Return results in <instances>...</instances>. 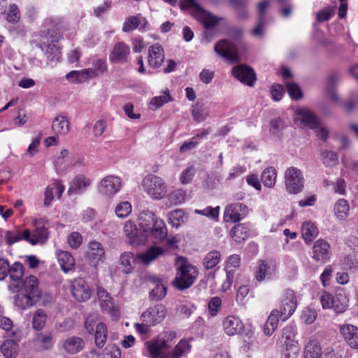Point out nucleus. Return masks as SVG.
Listing matches in <instances>:
<instances>
[{
	"mask_svg": "<svg viewBox=\"0 0 358 358\" xmlns=\"http://www.w3.org/2000/svg\"><path fill=\"white\" fill-rule=\"evenodd\" d=\"M93 334H94V342L96 347L102 348L105 345L108 335L105 324H99Z\"/></svg>",
	"mask_w": 358,
	"mask_h": 358,
	"instance_id": "obj_40",
	"label": "nucleus"
},
{
	"mask_svg": "<svg viewBox=\"0 0 358 358\" xmlns=\"http://www.w3.org/2000/svg\"><path fill=\"white\" fill-rule=\"evenodd\" d=\"M192 115L194 121L201 122L208 117L209 113L203 104L198 103L192 107Z\"/></svg>",
	"mask_w": 358,
	"mask_h": 358,
	"instance_id": "obj_42",
	"label": "nucleus"
},
{
	"mask_svg": "<svg viewBox=\"0 0 358 358\" xmlns=\"http://www.w3.org/2000/svg\"><path fill=\"white\" fill-rule=\"evenodd\" d=\"M278 310H273L271 313L264 326V332L266 335L271 336L276 329L278 324Z\"/></svg>",
	"mask_w": 358,
	"mask_h": 358,
	"instance_id": "obj_38",
	"label": "nucleus"
},
{
	"mask_svg": "<svg viewBox=\"0 0 358 358\" xmlns=\"http://www.w3.org/2000/svg\"><path fill=\"white\" fill-rule=\"evenodd\" d=\"M29 235L30 231L29 229L22 231L19 228H13L5 231L4 240L6 244L10 246L22 239L27 242Z\"/></svg>",
	"mask_w": 358,
	"mask_h": 358,
	"instance_id": "obj_23",
	"label": "nucleus"
},
{
	"mask_svg": "<svg viewBox=\"0 0 358 358\" xmlns=\"http://www.w3.org/2000/svg\"><path fill=\"white\" fill-rule=\"evenodd\" d=\"M99 324L103 323L99 321V315L94 313L89 315L85 319V328L89 334H92Z\"/></svg>",
	"mask_w": 358,
	"mask_h": 358,
	"instance_id": "obj_47",
	"label": "nucleus"
},
{
	"mask_svg": "<svg viewBox=\"0 0 358 358\" xmlns=\"http://www.w3.org/2000/svg\"><path fill=\"white\" fill-rule=\"evenodd\" d=\"M15 292L17 294L15 296L14 303L20 309H27L35 303L36 299L29 294H25L20 290Z\"/></svg>",
	"mask_w": 358,
	"mask_h": 358,
	"instance_id": "obj_30",
	"label": "nucleus"
},
{
	"mask_svg": "<svg viewBox=\"0 0 358 358\" xmlns=\"http://www.w3.org/2000/svg\"><path fill=\"white\" fill-rule=\"evenodd\" d=\"M33 225L34 230L32 234L30 233L27 242L32 245L45 243L49 236L46 222L43 220H35Z\"/></svg>",
	"mask_w": 358,
	"mask_h": 358,
	"instance_id": "obj_7",
	"label": "nucleus"
},
{
	"mask_svg": "<svg viewBox=\"0 0 358 358\" xmlns=\"http://www.w3.org/2000/svg\"><path fill=\"white\" fill-rule=\"evenodd\" d=\"M147 22L145 19L140 15L131 16L127 19L122 27L124 32L131 31L140 27V29H144Z\"/></svg>",
	"mask_w": 358,
	"mask_h": 358,
	"instance_id": "obj_33",
	"label": "nucleus"
},
{
	"mask_svg": "<svg viewBox=\"0 0 358 358\" xmlns=\"http://www.w3.org/2000/svg\"><path fill=\"white\" fill-rule=\"evenodd\" d=\"M298 120L306 127L310 129H315L320 125V121L317 116L308 108H298L296 112Z\"/></svg>",
	"mask_w": 358,
	"mask_h": 358,
	"instance_id": "obj_19",
	"label": "nucleus"
},
{
	"mask_svg": "<svg viewBox=\"0 0 358 358\" xmlns=\"http://www.w3.org/2000/svg\"><path fill=\"white\" fill-rule=\"evenodd\" d=\"M196 214L201 215L213 220H217L219 216V207L213 208L208 206L203 210L196 209L194 210Z\"/></svg>",
	"mask_w": 358,
	"mask_h": 358,
	"instance_id": "obj_55",
	"label": "nucleus"
},
{
	"mask_svg": "<svg viewBox=\"0 0 358 358\" xmlns=\"http://www.w3.org/2000/svg\"><path fill=\"white\" fill-rule=\"evenodd\" d=\"M285 128V123L281 118L272 119L270 121V133L273 136H278Z\"/></svg>",
	"mask_w": 358,
	"mask_h": 358,
	"instance_id": "obj_56",
	"label": "nucleus"
},
{
	"mask_svg": "<svg viewBox=\"0 0 358 358\" xmlns=\"http://www.w3.org/2000/svg\"><path fill=\"white\" fill-rule=\"evenodd\" d=\"M301 234L306 243H310L318 234L315 225L311 222H305L301 226Z\"/></svg>",
	"mask_w": 358,
	"mask_h": 358,
	"instance_id": "obj_36",
	"label": "nucleus"
},
{
	"mask_svg": "<svg viewBox=\"0 0 358 358\" xmlns=\"http://www.w3.org/2000/svg\"><path fill=\"white\" fill-rule=\"evenodd\" d=\"M232 75L243 83L250 87L253 86L256 80V75L253 69L245 64H238L231 70Z\"/></svg>",
	"mask_w": 358,
	"mask_h": 358,
	"instance_id": "obj_10",
	"label": "nucleus"
},
{
	"mask_svg": "<svg viewBox=\"0 0 358 358\" xmlns=\"http://www.w3.org/2000/svg\"><path fill=\"white\" fill-rule=\"evenodd\" d=\"M214 50L216 53L229 62H238L241 60L237 45L228 40H222L217 42Z\"/></svg>",
	"mask_w": 358,
	"mask_h": 358,
	"instance_id": "obj_5",
	"label": "nucleus"
},
{
	"mask_svg": "<svg viewBox=\"0 0 358 358\" xmlns=\"http://www.w3.org/2000/svg\"><path fill=\"white\" fill-rule=\"evenodd\" d=\"M285 187L287 192L292 194L301 192L304 187L305 179L302 171L296 167H288L284 175Z\"/></svg>",
	"mask_w": 358,
	"mask_h": 358,
	"instance_id": "obj_3",
	"label": "nucleus"
},
{
	"mask_svg": "<svg viewBox=\"0 0 358 358\" xmlns=\"http://www.w3.org/2000/svg\"><path fill=\"white\" fill-rule=\"evenodd\" d=\"M71 291L74 298L79 301L88 300L92 294V290L87 282L81 278L75 279L71 285Z\"/></svg>",
	"mask_w": 358,
	"mask_h": 358,
	"instance_id": "obj_12",
	"label": "nucleus"
},
{
	"mask_svg": "<svg viewBox=\"0 0 358 358\" xmlns=\"http://www.w3.org/2000/svg\"><path fill=\"white\" fill-rule=\"evenodd\" d=\"M222 305V300L218 296L213 297L208 303V311L211 316L217 315Z\"/></svg>",
	"mask_w": 358,
	"mask_h": 358,
	"instance_id": "obj_59",
	"label": "nucleus"
},
{
	"mask_svg": "<svg viewBox=\"0 0 358 358\" xmlns=\"http://www.w3.org/2000/svg\"><path fill=\"white\" fill-rule=\"evenodd\" d=\"M177 273L174 280V285L180 290H184L194 282L198 275V271L195 266L187 261L178 257L176 262Z\"/></svg>",
	"mask_w": 358,
	"mask_h": 358,
	"instance_id": "obj_1",
	"label": "nucleus"
},
{
	"mask_svg": "<svg viewBox=\"0 0 358 358\" xmlns=\"http://www.w3.org/2000/svg\"><path fill=\"white\" fill-rule=\"evenodd\" d=\"M69 155V151L66 149H63L60 151L59 155L54 162L55 169L58 173H61L64 171L63 167L64 159Z\"/></svg>",
	"mask_w": 358,
	"mask_h": 358,
	"instance_id": "obj_63",
	"label": "nucleus"
},
{
	"mask_svg": "<svg viewBox=\"0 0 358 358\" xmlns=\"http://www.w3.org/2000/svg\"><path fill=\"white\" fill-rule=\"evenodd\" d=\"M185 213L182 210L177 209L169 213V219L173 226L178 227L183 221Z\"/></svg>",
	"mask_w": 358,
	"mask_h": 358,
	"instance_id": "obj_61",
	"label": "nucleus"
},
{
	"mask_svg": "<svg viewBox=\"0 0 358 358\" xmlns=\"http://www.w3.org/2000/svg\"><path fill=\"white\" fill-rule=\"evenodd\" d=\"M52 129L57 136L66 134L69 131L68 119L65 116L56 117L52 122Z\"/></svg>",
	"mask_w": 358,
	"mask_h": 358,
	"instance_id": "obj_31",
	"label": "nucleus"
},
{
	"mask_svg": "<svg viewBox=\"0 0 358 358\" xmlns=\"http://www.w3.org/2000/svg\"><path fill=\"white\" fill-rule=\"evenodd\" d=\"M348 306V300L346 296L342 293H336L334 296V305L332 309L336 313H341L345 312Z\"/></svg>",
	"mask_w": 358,
	"mask_h": 358,
	"instance_id": "obj_46",
	"label": "nucleus"
},
{
	"mask_svg": "<svg viewBox=\"0 0 358 358\" xmlns=\"http://www.w3.org/2000/svg\"><path fill=\"white\" fill-rule=\"evenodd\" d=\"M286 87L287 92L292 99H299L303 96L302 91L297 84L287 83Z\"/></svg>",
	"mask_w": 358,
	"mask_h": 358,
	"instance_id": "obj_57",
	"label": "nucleus"
},
{
	"mask_svg": "<svg viewBox=\"0 0 358 358\" xmlns=\"http://www.w3.org/2000/svg\"><path fill=\"white\" fill-rule=\"evenodd\" d=\"M47 321V314L43 309H38L33 315L32 324L34 329L41 330L44 328Z\"/></svg>",
	"mask_w": 358,
	"mask_h": 358,
	"instance_id": "obj_43",
	"label": "nucleus"
},
{
	"mask_svg": "<svg viewBox=\"0 0 358 358\" xmlns=\"http://www.w3.org/2000/svg\"><path fill=\"white\" fill-rule=\"evenodd\" d=\"M277 171L273 167L265 169L261 176V180L266 187H273L276 182Z\"/></svg>",
	"mask_w": 358,
	"mask_h": 358,
	"instance_id": "obj_37",
	"label": "nucleus"
},
{
	"mask_svg": "<svg viewBox=\"0 0 358 358\" xmlns=\"http://www.w3.org/2000/svg\"><path fill=\"white\" fill-rule=\"evenodd\" d=\"M20 19V10L15 4H11L6 13V20L8 22L16 24Z\"/></svg>",
	"mask_w": 358,
	"mask_h": 358,
	"instance_id": "obj_52",
	"label": "nucleus"
},
{
	"mask_svg": "<svg viewBox=\"0 0 358 358\" xmlns=\"http://www.w3.org/2000/svg\"><path fill=\"white\" fill-rule=\"evenodd\" d=\"M90 184V180L83 175H78L70 183L69 194H77L84 191Z\"/></svg>",
	"mask_w": 358,
	"mask_h": 358,
	"instance_id": "obj_28",
	"label": "nucleus"
},
{
	"mask_svg": "<svg viewBox=\"0 0 358 358\" xmlns=\"http://www.w3.org/2000/svg\"><path fill=\"white\" fill-rule=\"evenodd\" d=\"M166 287L161 283H157L150 292V298L152 300L158 301L162 299L166 296Z\"/></svg>",
	"mask_w": 358,
	"mask_h": 358,
	"instance_id": "obj_53",
	"label": "nucleus"
},
{
	"mask_svg": "<svg viewBox=\"0 0 358 358\" xmlns=\"http://www.w3.org/2000/svg\"><path fill=\"white\" fill-rule=\"evenodd\" d=\"M155 242H162L167 236V229L162 220H157L155 227L149 231Z\"/></svg>",
	"mask_w": 358,
	"mask_h": 358,
	"instance_id": "obj_35",
	"label": "nucleus"
},
{
	"mask_svg": "<svg viewBox=\"0 0 358 358\" xmlns=\"http://www.w3.org/2000/svg\"><path fill=\"white\" fill-rule=\"evenodd\" d=\"M137 259H138L137 255L135 256L131 252H122L119 259L122 272L126 274L132 273Z\"/></svg>",
	"mask_w": 358,
	"mask_h": 358,
	"instance_id": "obj_26",
	"label": "nucleus"
},
{
	"mask_svg": "<svg viewBox=\"0 0 358 358\" xmlns=\"http://www.w3.org/2000/svg\"><path fill=\"white\" fill-rule=\"evenodd\" d=\"M304 358H322V351L319 342L310 340L305 346Z\"/></svg>",
	"mask_w": 358,
	"mask_h": 358,
	"instance_id": "obj_34",
	"label": "nucleus"
},
{
	"mask_svg": "<svg viewBox=\"0 0 358 358\" xmlns=\"http://www.w3.org/2000/svg\"><path fill=\"white\" fill-rule=\"evenodd\" d=\"M159 220L152 211L143 210L138 216L139 227L145 232L150 231L155 227L157 220Z\"/></svg>",
	"mask_w": 358,
	"mask_h": 358,
	"instance_id": "obj_25",
	"label": "nucleus"
},
{
	"mask_svg": "<svg viewBox=\"0 0 358 358\" xmlns=\"http://www.w3.org/2000/svg\"><path fill=\"white\" fill-rule=\"evenodd\" d=\"M182 9H191L194 17L200 21L206 29L214 28L221 20L204 10L195 0H182Z\"/></svg>",
	"mask_w": 358,
	"mask_h": 358,
	"instance_id": "obj_2",
	"label": "nucleus"
},
{
	"mask_svg": "<svg viewBox=\"0 0 358 358\" xmlns=\"http://www.w3.org/2000/svg\"><path fill=\"white\" fill-rule=\"evenodd\" d=\"M230 235L236 242L241 243L248 237L249 229L246 225L238 224L231 229Z\"/></svg>",
	"mask_w": 358,
	"mask_h": 358,
	"instance_id": "obj_39",
	"label": "nucleus"
},
{
	"mask_svg": "<svg viewBox=\"0 0 358 358\" xmlns=\"http://www.w3.org/2000/svg\"><path fill=\"white\" fill-rule=\"evenodd\" d=\"M187 193L182 189H177L171 192L168 196L169 202L173 205H178L185 202Z\"/></svg>",
	"mask_w": 358,
	"mask_h": 358,
	"instance_id": "obj_48",
	"label": "nucleus"
},
{
	"mask_svg": "<svg viewBox=\"0 0 358 358\" xmlns=\"http://www.w3.org/2000/svg\"><path fill=\"white\" fill-rule=\"evenodd\" d=\"M88 248V259L90 263L96 266L98 262L104 257L105 250L103 246L99 242L92 241L89 243Z\"/></svg>",
	"mask_w": 358,
	"mask_h": 358,
	"instance_id": "obj_21",
	"label": "nucleus"
},
{
	"mask_svg": "<svg viewBox=\"0 0 358 358\" xmlns=\"http://www.w3.org/2000/svg\"><path fill=\"white\" fill-rule=\"evenodd\" d=\"M313 251V258L317 262L324 263L330 257V245L323 239H319L314 243Z\"/></svg>",
	"mask_w": 358,
	"mask_h": 358,
	"instance_id": "obj_14",
	"label": "nucleus"
},
{
	"mask_svg": "<svg viewBox=\"0 0 358 358\" xmlns=\"http://www.w3.org/2000/svg\"><path fill=\"white\" fill-rule=\"evenodd\" d=\"M170 101H171V96L169 93H165L163 95L152 98L150 101V104L155 106L157 108Z\"/></svg>",
	"mask_w": 358,
	"mask_h": 358,
	"instance_id": "obj_64",
	"label": "nucleus"
},
{
	"mask_svg": "<svg viewBox=\"0 0 358 358\" xmlns=\"http://www.w3.org/2000/svg\"><path fill=\"white\" fill-rule=\"evenodd\" d=\"M296 336V329L292 325H288L282 329V339L287 346L292 345Z\"/></svg>",
	"mask_w": 358,
	"mask_h": 358,
	"instance_id": "obj_49",
	"label": "nucleus"
},
{
	"mask_svg": "<svg viewBox=\"0 0 358 358\" xmlns=\"http://www.w3.org/2000/svg\"><path fill=\"white\" fill-rule=\"evenodd\" d=\"M58 262L61 269L64 273L71 271L75 266V260L70 252L62 251L57 254Z\"/></svg>",
	"mask_w": 358,
	"mask_h": 358,
	"instance_id": "obj_32",
	"label": "nucleus"
},
{
	"mask_svg": "<svg viewBox=\"0 0 358 358\" xmlns=\"http://www.w3.org/2000/svg\"><path fill=\"white\" fill-rule=\"evenodd\" d=\"M166 315V308L162 304L150 307L141 315V320L150 325L160 323Z\"/></svg>",
	"mask_w": 358,
	"mask_h": 358,
	"instance_id": "obj_6",
	"label": "nucleus"
},
{
	"mask_svg": "<svg viewBox=\"0 0 358 358\" xmlns=\"http://www.w3.org/2000/svg\"><path fill=\"white\" fill-rule=\"evenodd\" d=\"M69 81L75 83H80L86 81L83 71H71L66 76Z\"/></svg>",
	"mask_w": 358,
	"mask_h": 358,
	"instance_id": "obj_62",
	"label": "nucleus"
},
{
	"mask_svg": "<svg viewBox=\"0 0 358 358\" xmlns=\"http://www.w3.org/2000/svg\"><path fill=\"white\" fill-rule=\"evenodd\" d=\"M273 272V269L266 264L264 261L261 262L255 272V278L259 281H262L269 278Z\"/></svg>",
	"mask_w": 358,
	"mask_h": 358,
	"instance_id": "obj_44",
	"label": "nucleus"
},
{
	"mask_svg": "<svg viewBox=\"0 0 358 358\" xmlns=\"http://www.w3.org/2000/svg\"><path fill=\"white\" fill-rule=\"evenodd\" d=\"M130 54V48L120 42L115 44L110 54L109 59L112 63H124Z\"/></svg>",
	"mask_w": 358,
	"mask_h": 358,
	"instance_id": "obj_16",
	"label": "nucleus"
},
{
	"mask_svg": "<svg viewBox=\"0 0 358 358\" xmlns=\"http://www.w3.org/2000/svg\"><path fill=\"white\" fill-rule=\"evenodd\" d=\"M221 255L217 250H212L206 254L203 259V266L209 270L215 267L220 262Z\"/></svg>",
	"mask_w": 358,
	"mask_h": 358,
	"instance_id": "obj_41",
	"label": "nucleus"
},
{
	"mask_svg": "<svg viewBox=\"0 0 358 358\" xmlns=\"http://www.w3.org/2000/svg\"><path fill=\"white\" fill-rule=\"evenodd\" d=\"M223 327L225 333L229 336H234L241 333L244 326L239 317L229 315L223 321Z\"/></svg>",
	"mask_w": 358,
	"mask_h": 358,
	"instance_id": "obj_20",
	"label": "nucleus"
},
{
	"mask_svg": "<svg viewBox=\"0 0 358 358\" xmlns=\"http://www.w3.org/2000/svg\"><path fill=\"white\" fill-rule=\"evenodd\" d=\"M121 187V179L119 177L107 176L101 180L98 190L101 194L110 196L117 193Z\"/></svg>",
	"mask_w": 358,
	"mask_h": 358,
	"instance_id": "obj_8",
	"label": "nucleus"
},
{
	"mask_svg": "<svg viewBox=\"0 0 358 358\" xmlns=\"http://www.w3.org/2000/svg\"><path fill=\"white\" fill-rule=\"evenodd\" d=\"M148 350L150 354V356L153 358H161L159 357L162 351L164 349H167L170 347L165 339L158 338L152 340L147 343Z\"/></svg>",
	"mask_w": 358,
	"mask_h": 358,
	"instance_id": "obj_29",
	"label": "nucleus"
},
{
	"mask_svg": "<svg viewBox=\"0 0 358 358\" xmlns=\"http://www.w3.org/2000/svg\"><path fill=\"white\" fill-rule=\"evenodd\" d=\"M36 341L41 350H49L53 345L52 337L50 334L38 335Z\"/></svg>",
	"mask_w": 358,
	"mask_h": 358,
	"instance_id": "obj_51",
	"label": "nucleus"
},
{
	"mask_svg": "<svg viewBox=\"0 0 358 358\" xmlns=\"http://www.w3.org/2000/svg\"><path fill=\"white\" fill-rule=\"evenodd\" d=\"M248 213V207L243 203L229 204L225 208L224 220L225 222H236L245 217Z\"/></svg>",
	"mask_w": 358,
	"mask_h": 358,
	"instance_id": "obj_11",
	"label": "nucleus"
},
{
	"mask_svg": "<svg viewBox=\"0 0 358 358\" xmlns=\"http://www.w3.org/2000/svg\"><path fill=\"white\" fill-rule=\"evenodd\" d=\"M85 345L84 340L76 336L68 337L62 343L64 350L69 355H76L81 352Z\"/></svg>",
	"mask_w": 358,
	"mask_h": 358,
	"instance_id": "obj_18",
	"label": "nucleus"
},
{
	"mask_svg": "<svg viewBox=\"0 0 358 358\" xmlns=\"http://www.w3.org/2000/svg\"><path fill=\"white\" fill-rule=\"evenodd\" d=\"M20 286L18 291H22L25 294H29L31 297L38 299L41 297V290L38 288V279L33 275H29L20 283Z\"/></svg>",
	"mask_w": 358,
	"mask_h": 358,
	"instance_id": "obj_15",
	"label": "nucleus"
},
{
	"mask_svg": "<svg viewBox=\"0 0 358 358\" xmlns=\"http://www.w3.org/2000/svg\"><path fill=\"white\" fill-rule=\"evenodd\" d=\"M100 306L103 311L113 316H116L118 313L112 298L100 302Z\"/></svg>",
	"mask_w": 358,
	"mask_h": 358,
	"instance_id": "obj_60",
	"label": "nucleus"
},
{
	"mask_svg": "<svg viewBox=\"0 0 358 358\" xmlns=\"http://www.w3.org/2000/svg\"><path fill=\"white\" fill-rule=\"evenodd\" d=\"M19 339H7L0 345V351L6 358H16L18 354Z\"/></svg>",
	"mask_w": 358,
	"mask_h": 358,
	"instance_id": "obj_27",
	"label": "nucleus"
},
{
	"mask_svg": "<svg viewBox=\"0 0 358 358\" xmlns=\"http://www.w3.org/2000/svg\"><path fill=\"white\" fill-rule=\"evenodd\" d=\"M297 306V300L293 290L287 289L283 295L280 308V317L283 320L288 319L294 312Z\"/></svg>",
	"mask_w": 358,
	"mask_h": 358,
	"instance_id": "obj_9",
	"label": "nucleus"
},
{
	"mask_svg": "<svg viewBox=\"0 0 358 358\" xmlns=\"http://www.w3.org/2000/svg\"><path fill=\"white\" fill-rule=\"evenodd\" d=\"M165 252L164 249L159 246H152L145 252L138 253L137 258L144 265H148L159 257L162 256Z\"/></svg>",
	"mask_w": 358,
	"mask_h": 358,
	"instance_id": "obj_24",
	"label": "nucleus"
},
{
	"mask_svg": "<svg viewBox=\"0 0 358 358\" xmlns=\"http://www.w3.org/2000/svg\"><path fill=\"white\" fill-rule=\"evenodd\" d=\"M321 158L323 164L326 166H334L338 164V157L336 154L332 151L324 150L321 153Z\"/></svg>",
	"mask_w": 358,
	"mask_h": 358,
	"instance_id": "obj_50",
	"label": "nucleus"
},
{
	"mask_svg": "<svg viewBox=\"0 0 358 358\" xmlns=\"http://www.w3.org/2000/svg\"><path fill=\"white\" fill-rule=\"evenodd\" d=\"M165 55L163 48L158 43L150 46L148 50V64L150 66L157 69L164 62Z\"/></svg>",
	"mask_w": 358,
	"mask_h": 358,
	"instance_id": "obj_17",
	"label": "nucleus"
},
{
	"mask_svg": "<svg viewBox=\"0 0 358 358\" xmlns=\"http://www.w3.org/2000/svg\"><path fill=\"white\" fill-rule=\"evenodd\" d=\"M142 185L145 192L154 199H162L166 194V185L160 177L147 176L144 178Z\"/></svg>",
	"mask_w": 358,
	"mask_h": 358,
	"instance_id": "obj_4",
	"label": "nucleus"
},
{
	"mask_svg": "<svg viewBox=\"0 0 358 358\" xmlns=\"http://www.w3.org/2000/svg\"><path fill=\"white\" fill-rule=\"evenodd\" d=\"M196 173V169L194 166H189L186 168L180 176V182L182 185H187L192 182L193 177Z\"/></svg>",
	"mask_w": 358,
	"mask_h": 358,
	"instance_id": "obj_54",
	"label": "nucleus"
},
{
	"mask_svg": "<svg viewBox=\"0 0 358 358\" xmlns=\"http://www.w3.org/2000/svg\"><path fill=\"white\" fill-rule=\"evenodd\" d=\"M131 211V205L127 201H123L119 203L115 208V213L119 217H125L128 216Z\"/></svg>",
	"mask_w": 358,
	"mask_h": 358,
	"instance_id": "obj_58",
	"label": "nucleus"
},
{
	"mask_svg": "<svg viewBox=\"0 0 358 358\" xmlns=\"http://www.w3.org/2000/svg\"><path fill=\"white\" fill-rule=\"evenodd\" d=\"M24 266L20 262H15L8 270L9 276L8 289L12 292L19 290L20 283L22 281L24 275Z\"/></svg>",
	"mask_w": 358,
	"mask_h": 358,
	"instance_id": "obj_13",
	"label": "nucleus"
},
{
	"mask_svg": "<svg viewBox=\"0 0 358 358\" xmlns=\"http://www.w3.org/2000/svg\"><path fill=\"white\" fill-rule=\"evenodd\" d=\"M340 332L353 348H358V328L351 324H343L340 327Z\"/></svg>",
	"mask_w": 358,
	"mask_h": 358,
	"instance_id": "obj_22",
	"label": "nucleus"
},
{
	"mask_svg": "<svg viewBox=\"0 0 358 358\" xmlns=\"http://www.w3.org/2000/svg\"><path fill=\"white\" fill-rule=\"evenodd\" d=\"M349 205L346 200L341 199L338 200L334 206V212L337 217L340 220H345L349 212Z\"/></svg>",
	"mask_w": 358,
	"mask_h": 358,
	"instance_id": "obj_45",
	"label": "nucleus"
}]
</instances>
